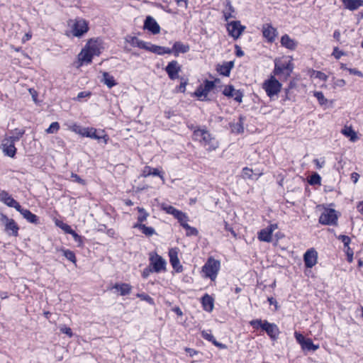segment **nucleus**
Returning a JSON list of instances; mask_svg holds the SVG:
<instances>
[{"label":"nucleus","instance_id":"obj_1","mask_svg":"<svg viewBox=\"0 0 363 363\" xmlns=\"http://www.w3.org/2000/svg\"><path fill=\"white\" fill-rule=\"evenodd\" d=\"M189 128L193 130V140L198 141L208 151H213L218 147V140L206 128L194 127L192 125Z\"/></svg>","mask_w":363,"mask_h":363},{"label":"nucleus","instance_id":"obj_2","mask_svg":"<svg viewBox=\"0 0 363 363\" xmlns=\"http://www.w3.org/2000/svg\"><path fill=\"white\" fill-rule=\"evenodd\" d=\"M250 325L255 330L261 328L265 331L272 340L279 338L280 330L275 323H269L267 320L255 319L250 321Z\"/></svg>","mask_w":363,"mask_h":363},{"label":"nucleus","instance_id":"obj_3","mask_svg":"<svg viewBox=\"0 0 363 363\" xmlns=\"http://www.w3.org/2000/svg\"><path fill=\"white\" fill-rule=\"evenodd\" d=\"M281 86L282 84L275 78L274 75H271L267 79L264 81L262 85V89L271 100L277 99Z\"/></svg>","mask_w":363,"mask_h":363},{"label":"nucleus","instance_id":"obj_4","mask_svg":"<svg viewBox=\"0 0 363 363\" xmlns=\"http://www.w3.org/2000/svg\"><path fill=\"white\" fill-rule=\"evenodd\" d=\"M220 268V262L212 257L208 258L207 261L202 267V272L205 278H208L211 281H215Z\"/></svg>","mask_w":363,"mask_h":363},{"label":"nucleus","instance_id":"obj_5","mask_svg":"<svg viewBox=\"0 0 363 363\" xmlns=\"http://www.w3.org/2000/svg\"><path fill=\"white\" fill-rule=\"evenodd\" d=\"M294 69V64L291 60L288 61H274V75H283L285 79L290 77Z\"/></svg>","mask_w":363,"mask_h":363},{"label":"nucleus","instance_id":"obj_6","mask_svg":"<svg viewBox=\"0 0 363 363\" xmlns=\"http://www.w3.org/2000/svg\"><path fill=\"white\" fill-rule=\"evenodd\" d=\"M337 215L333 208L325 209L319 217V223L325 225H336L337 224Z\"/></svg>","mask_w":363,"mask_h":363},{"label":"nucleus","instance_id":"obj_7","mask_svg":"<svg viewBox=\"0 0 363 363\" xmlns=\"http://www.w3.org/2000/svg\"><path fill=\"white\" fill-rule=\"evenodd\" d=\"M150 267L152 269L154 272L160 273L166 269V261L160 255L155 252L150 254L149 257Z\"/></svg>","mask_w":363,"mask_h":363},{"label":"nucleus","instance_id":"obj_8","mask_svg":"<svg viewBox=\"0 0 363 363\" xmlns=\"http://www.w3.org/2000/svg\"><path fill=\"white\" fill-rule=\"evenodd\" d=\"M71 28L74 36L81 37L89 30V24L85 19L77 18L74 21Z\"/></svg>","mask_w":363,"mask_h":363},{"label":"nucleus","instance_id":"obj_9","mask_svg":"<svg viewBox=\"0 0 363 363\" xmlns=\"http://www.w3.org/2000/svg\"><path fill=\"white\" fill-rule=\"evenodd\" d=\"M82 136L97 140H103L104 144H107L109 139L108 135L105 133L104 130H97L92 127L85 128Z\"/></svg>","mask_w":363,"mask_h":363},{"label":"nucleus","instance_id":"obj_10","mask_svg":"<svg viewBox=\"0 0 363 363\" xmlns=\"http://www.w3.org/2000/svg\"><path fill=\"white\" fill-rule=\"evenodd\" d=\"M278 228L277 223L269 225L267 228L262 229L257 233V238L259 241L270 242L272 240V233Z\"/></svg>","mask_w":363,"mask_h":363},{"label":"nucleus","instance_id":"obj_11","mask_svg":"<svg viewBox=\"0 0 363 363\" xmlns=\"http://www.w3.org/2000/svg\"><path fill=\"white\" fill-rule=\"evenodd\" d=\"M262 33L263 38L266 39L268 43H273L275 41L278 31L271 23H264L262 27Z\"/></svg>","mask_w":363,"mask_h":363},{"label":"nucleus","instance_id":"obj_12","mask_svg":"<svg viewBox=\"0 0 363 363\" xmlns=\"http://www.w3.org/2000/svg\"><path fill=\"white\" fill-rule=\"evenodd\" d=\"M15 143H16L9 137H5L3 139L1 148L5 155L10 157H13L16 155L17 150L15 147Z\"/></svg>","mask_w":363,"mask_h":363},{"label":"nucleus","instance_id":"obj_13","mask_svg":"<svg viewBox=\"0 0 363 363\" xmlns=\"http://www.w3.org/2000/svg\"><path fill=\"white\" fill-rule=\"evenodd\" d=\"M223 94L228 98H233L239 104L242 101L243 92L240 89H235L231 84L226 85L224 87Z\"/></svg>","mask_w":363,"mask_h":363},{"label":"nucleus","instance_id":"obj_14","mask_svg":"<svg viewBox=\"0 0 363 363\" xmlns=\"http://www.w3.org/2000/svg\"><path fill=\"white\" fill-rule=\"evenodd\" d=\"M245 27L242 26L239 21H232L227 24V30L228 32V35L233 37L234 39H238Z\"/></svg>","mask_w":363,"mask_h":363},{"label":"nucleus","instance_id":"obj_15","mask_svg":"<svg viewBox=\"0 0 363 363\" xmlns=\"http://www.w3.org/2000/svg\"><path fill=\"white\" fill-rule=\"evenodd\" d=\"M3 220L5 224V232L9 236L17 237L18 235L19 227L16 221L12 218H9L6 216H4Z\"/></svg>","mask_w":363,"mask_h":363},{"label":"nucleus","instance_id":"obj_16","mask_svg":"<svg viewBox=\"0 0 363 363\" xmlns=\"http://www.w3.org/2000/svg\"><path fill=\"white\" fill-rule=\"evenodd\" d=\"M164 69L169 78L174 80L179 78V73L181 72L182 67L177 60H172L168 63Z\"/></svg>","mask_w":363,"mask_h":363},{"label":"nucleus","instance_id":"obj_17","mask_svg":"<svg viewBox=\"0 0 363 363\" xmlns=\"http://www.w3.org/2000/svg\"><path fill=\"white\" fill-rule=\"evenodd\" d=\"M318 253L313 248L308 250L303 255V261L306 268H312L317 263Z\"/></svg>","mask_w":363,"mask_h":363},{"label":"nucleus","instance_id":"obj_18","mask_svg":"<svg viewBox=\"0 0 363 363\" xmlns=\"http://www.w3.org/2000/svg\"><path fill=\"white\" fill-rule=\"evenodd\" d=\"M0 201L9 207L14 208L16 211L19 210L21 205L6 191L0 192Z\"/></svg>","mask_w":363,"mask_h":363},{"label":"nucleus","instance_id":"obj_19","mask_svg":"<svg viewBox=\"0 0 363 363\" xmlns=\"http://www.w3.org/2000/svg\"><path fill=\"white\" fill-rule=\"evenodd\" d=\"M144 29L151 32L152 34H158L160 31V27L154 18L147 16L144 22Z\"/></svg>","mask_w":363,"mask_h":363},{"label":"nucleus","instance_id":"obj_20","mask_svg":"<svg viewBox=\"0 0 363 363\" xmlns=\"http://www.w3.org/2000/svg\"><path fill=\"white\" fill-rule=\"evenodd\" d=\"M190 47L188 44L182 43L181 41H176L172 48H170L171 54L175 57H178L179 54L186 53L189 51Z\"/></svg>","mask_w":363,"mask_h":363},{"label":"nucleus","instance_id":"obj_21","mask_svg":"<svg viewBox=\"0 0 363 363\" xmlns=\"http://www.w3.org/2000/svg\"><path fill=\"white\" fill-rule=\"evenodd\" d=\"M17 211H18L28 222L33 224H38L39 223V218L28 209L23 208L21 206Z\"/></svg>","mask_w":363,"mask_h":363},{"label":"nucleus","instance_id":"obj_22","mask_svg":"<svg viewBox=\"0 0 363 363\" xmlns=\"http://www.w3.org/2000/svg\"><path fill=\"white\" fill-rule=\"evenodd\" d=\"M280 43L281 46L290 50H296L298 45V43L287 34H284L281 36Z\"/></svg>","mask_w":363,"mask_h":363},{"label":"nucleus","instance_id":"obj_23","mask_svg":"<svg viewBox=\"0 0 363 363\" xmlns=\"http://www.w3.org/2000/svg\"><path fill=\"white\" fill-rule=\"evenodd\" d=\"M234 62L233 61L225 62L222 65H218L216 71L223 76L229 77L231 69L233 68Z\"/></svg>","mask_w":363,"mask_h":363},{"label":"nucleus","instance_id":"obj_24","mask_svg":"<svg viewBox=\"0 0 363 363\" xmlns=\"http://www.w3.org/2000/svg\"><path fill=\"white\" fill-rule=\"evenodd\" d=\"M169 262L171 263L174 269L176 270L177 272H180L182 271V266L179 264V259L177 256V252L174 250L173 249L170 250L169 252Z\"/></svg>","mask_w":363,"mask_h":363},{"label":"nucleus","instance_id":"obj_25","mask_svg":"<svg viewBox=\"0 0 363 363\" xmlns=\"http://www.w3.org/2000/svg\"><path fill=\"white\" fill-rule=\"evenodd\" d=\"M225 9L223 11V15L225 21H228L230 18H235L234 13L235 9L233 6L230 0H225Z\"/></svg>","mask_w":363,"mask_h":363},{"label":"nucleus","instance_id":"obj_26","mask_svg":"<svg viewBox=\"0 0 363 363\" xmlns=\"http://www.w3.org/2000/svg\"><path fill=\"white\" fill-rule=\"evenodd\" d=\"M112 289L118 291L121 296H126L130 294L132 286L126 283H116L112 286Z\"/></svg>","mask_w":363,"mask_h":363},{"label":"nucleus","instance_id":"obj_27","mask_svg":"<svg viewBox=\"0 0 363 363\" xmlns=\"http://www.w3.org/2000/svg\"><path fill=\"white\" fill-rule=\"evenodd\" d=\"M201 304L204 311L211 312L214 307V300L210 295L206 294L201 298Z\"/></svg>","mask_w":363,"mask_h":363},{"label":"nucleus","instance_id":"obj_28","mask_svg":"<svg viewBox=\"0 0 363 363\" xmlns=\"http://www.w3.org/2000/svg\"><path fill=\"white\" fill-rule=\"evenodd\" d=\"M147 51L155 53L159 55L164 54H171L170 48L149 43Z\"/></svg>","mask_w":363,"mask_h":363},{"label":"nucleus","instance_id":"obj_29","mask_svg":"<svg viewBox=\"0 0 363 363\" xmlns=\"http://www.w3.org/2000/svg\"><path fill=\"white\" fill-rule=\"evenodd\" d=\"M344 7L350 11H354L363 6V0H341Z\"/></svg>","mask_w":363,"mask_h":363},{"label":"nucleus","instance_id":"obj_30","mask_svg":"<svg viewBox=\"0 0 363 363\" xmlns=\"http://www.w3.org/2000/svg\"><path fill=\"white\" fill-rule=\"evenodd\" d=\"M245 118L243 116H240L239 120L237 123H230V127L233 133L240 134L244 132V121Z\"/></svg>","mask_w":363,"mask_h":363},{"label":"nucleus","instance_id":"obj_31","mask_svg":"<svg viewBox=\"0 0 363 363\" xmlns=\"http://www.w3.org/2000/svg\"><path fill=\"white\" fill-rule=\"evenodd\" d=\"M150 175L157 176L162 180L163 182H164L163 174L158 169L152 168L150 166H145L143 171V176L146 177Z\"/></svg>","mask_w":363,"mask_h":363},{"label":"nucleus","instance_id":"obj_32","mask_svg":"<svg viewBox=\"0 0 363 363\" xmlns=\"http://www.w3.org/2000/svg\"><path fill=\"white\" fill-rule=\"evenodd\" d=\"M133 228L140 230L147 237H151L156 234L155 230L152 227L146 226L143 223H135Z\"/></svg>","mask_w":363,"mask_h":363},{"label":"nucleus","instance_id":"obj_33","mask_svg":"<svg viewBox=\"0 0 363 363\" xmlns=\"http://www.w3.org/2000/svg\"><path fill=\"white\" fill-rule=\"evenodd\" d=\"M341 133L345 137L349 138L350 140L352 142H355L358 139L357 133L351 126L345 125L342 129Z\"/></svg>","mask_w":363,"mask_h":363},{"label":"nucleus","instance_id":"obj_34","mask_svg":"<svg viewBox=\"0 0 363 363\" xmlns=\"http://www.w3.org/2000/svg\"><path fill=\"white\" fill-rule=\"evenodd\" d=\"M103 78L101 82L106 84L109 89L115 86L117 84L114 77L107 72H104L102 74Z\"/></svg>","mask_w":363,"mask_h":363},{"label":"nucleus","instance_id":"obj_35","mask_svg":"<svg viewBox=\"0 0 363 363\" xmlns=\"http://www.w3.org/2000/svg\"><path fill=\"white\" fill-rule=\"evenodd\" d=\"M130 43L133 46L138 47L140 49H144L145 50H147L150 43H147L142 40H140L137 37H132L130 39Z\"/></svg>","mask_w":363,"mask_h":363},{"label":"nucleus","instance_id":"obj_36","mask_svg":"<svg viewBox=\"0 0 363 363\" xmlns=\"http://www.w3.org/2000/svg\"><path fill=\"white\" fill-rule=\"evenodd\" d=\"M301 346L303 350L306 351H315L319 347L318 345H314L310 338H306L303 342H301Z\"/></svg>","mask_w":363,"mask_h":363},{"label":"nucleus","instance_id":"obj_37","mask_svg":"<svg viewBox=\"0 0 363 363\" xmlns=\"http://www.w3.org/2000/svg\"><path fill=\"white\" fill-rule=\"evenodd\" d=\"M93 56L91 51L87 49H83L79 55V60L82 62L90 63L92 60Z\"/></svg>","mask_w":363,"mask_h":363},{"label":"nucleus","instance_id":"obj_38","mask_svg":"<svg viewBox=\"0 0 363 363\" xmlns=\"http://www.w3.org/2000/svg\"><path fill=\"white\" fill-rule=\"evenodd\" d=\"M194 96L198 97V99L200 101H207L208 100V98H207L208 93L204 91V89L203 88L202 85H200V86H199L197 87V89L194 91Z\"/></svg>","mask_w":363,"mask_h":363},{"label":"nucleus","instance_id":"obj_39","mask_svg":"<svg viewBox=\"0 0 363 363\" xmlns=\"http://www.w3.org/2000/svg\"><path fill=\"white\" fill-rule=\"evenodd\" d=\"M337 239L340 240L343 245L345 248V252H347V250H353L350 247V244L351 242V239L349 236L345 235H340L337 236Z\"/></svg>","mask_w":363,"mask_h":363},{"label":"nucleus","instance_id":"obj_40","mask_svg":"<svg viewBox=\"0 0 363 363\" xmlns=\"http://www.w3.org/2000/svg\"><path fill=\"white\" fill-rule=\"evenodd\" d=\"M137 210L140 214L138 216V221L136 223H143L149 216V213L142 207H138Z\"/></svg>","mask_w":363,"mask_h":363},{"label":"nucleus","instance_id":"obj_41","mask_svg":"<svg viewBox=\"0 0 363 363\" xmlns=\"http://www.w3.org/2000/svg\"><path fill=\"white\" fill-rule=\"evenodd\" d=\"M219 81V79H216L215 81H209L206 79L203 82V85H202L204 91L208 94L215 87V82Z\"/></svg>","mask_w":363,"mask_h":363},{"label":"nucleus","instance_id":"obj_42","mask_svg":"<svg viewBox=\"0 0 363 363\" xmlns=\"http://www.w3.org/2000/svg\"><path fill=\"white\" fill-rule=\"evenodd\" d=\"M259 175L253 174L252 169L248 168V167H244L242 169V176L244 178L251 179H257Z\"/></svg>","mask_w":363,"mask_h":363},{"label":"nucleus","instance_id":"obj_43","mask_svg":"<svg viewBox=\"0 0 363 363\" xmlns=\"http://www.w3.org/2000/svg\"><path fill=\"white\" fill-rule=\"evenodd\" d=\"M25 130L23 129H15L13 130V135L8 136L9 138H11L14 143L18 142L20 138L24 135Z\"/></svg>","mask_w":363,"mask_h":363},{"label":"nucleus","instance_id":"obj_44","mask_svg":"<svg viewBox=\"0 0 363 363\" xmlns=\"http://www.w3.org/2000/svg\"><path fill=\"white\" fill-rule=\"evenodd\" d=\"M313 96L317 99L320 105L323 106L328 103V99L324 96L323 92L315 91Z\"/></svg>","mask_w":363,"mask_h":363},{"label":"nucleus","instance_id":"obj_45","mask_svg":"<svg viewBox=\"0 0 363 363\" xmlns=\"http://www.w3.org/2000/svg\"><path fill=\"white\" fill-rule=\"evenodd\" d=\"M320 182H321V177L317 173H314L313 174H312L308 179V183L311 185H318V184L320 185Z\"/></svg>","mask_w":363,"mask_h":363},{"label":"nucleus","instance_id":"obj_46","mask_svg":"<svg viewBox=\"0 0 363 363\" xmlns=\"http://www.w3.org/2000/svg\"><path fill=\"white\" fill-rule=\"evenodd\" d=\"M63 255L70 262L73 263H76L77 259L75 254L73 251L69 250H64L63 251Z\"/></svg>","mask_w":363,"mask_h":363},{"label":"nucleus","instance_id":"obj_47","mask_svg":"<svg viewBox=\"0 0 363 363\" xmlns=\"http://www.w3.org/2000/svg\"><path fill=\"white\" fill-rule=\"evenodd\" d=\"M55 225L61 228L62 230L65 231V233H67L71 230L72 228L68 224L64 223L62 220H55Z\"/></svg>","mask_w":363,"mask_h":363},{"label":"nucleus","instance_id":"obj_48","mask_svg":"<svg viewBox=\"0 0 363 363\" xmlns=\"http://www.w3.org/2000/svg\"><path fill=\"white\" fill-rule=\"evenodd\" d=\"M60 129V124L58 122H52L50 126L46 129L47 133H57Z\"/></svg>","mask_w":363,"mask_h":363},{"label":"nucleus","instance_id":"obj_49","mask_svg":"<svg viewBox=\"0 0 363 363\" xmlns=\"http://www.w3.org/2000/svg\"><path fill=\"white\" fill-rule=\"evenodd\" d=\"M84 127H82L81 125L77 124V123H74L72 124L70 127H69V129L74 132L75 133L77 134H79L80 135L82 136L83 135V132L84 130Z\"/></svg>","mask_w":363,"mask_h":363},{"label":"nucleus","instance_id":"obj_50","mask_svg":"<svg viewBox=\"0 0 363 363\" xmlns=\"http://www.w3.org/2000/svg\"><path fill=\"white\" fill-rule=\"evenodd\" d=\"M201 337L203 339H205L212 343H213V341L216 340V338L214 337V336L212 335V333L210 331L203 330L201 332Z\"/></svg>","mask_w":363,"mask_h":363},{"label":"nucleus","instance_id":"obj_51","mask_svg":"<svg viewBox=\"0 0 363 363\" xmlns=\"http://www.w3.org/2000/svg\"><path fill=\"white\" fill-rule=\"evenodd\" d=\"M60 331L62 333L67 335L69 337H72L73 336L72 329L65 325H62L60 326Z\"/></svg>","mask_w":363,"mask_h":363},{"label":"nucleus","instance_id":"obj_52","mask_svg":"<svg viewBox=\"0 0 363 363\" xmlns=\"http://www.w3.org/2000/svg\"><path fill=\"white\" fill-rule=\"evenodd\" d=\"M71 178L72 179L73 182L80 184L82 185H85V184H86L85 181L84 179H82L79 175H77V174H75L74 172H72Z\"/></svg>","mask_w":363,"mask_h":363},{"label":"nucleus","instance_id":"obj_53","mask_svg":"<svg viewBox=\"0 0 363 363\" xmlns=\"http://www.w3.org/2000/svg\"><path fill=\"white\" fill-rule=\"evenodd\" d=\"M332 55L337 60H339L342 56L345 55V52L337 47L334 48Z\"/></svg>","mask_w":363,"mask_h":363},{"label":"nucleus","instance_id":"obj_54","mask_svg":"<svg viewBox=\"0 0 363 363\" xmlns=\"http://www.w3.org/2000/svg\"><path fill=\"white\" fill-rule=\"evenodd\" d=\"M137 296L140 298L142 300L146 301L149 303H153V299L149 295L145 294H138Z\"/></svg>","mask_w":363,"mask_h":363},{"label":"nucleus","instance_id":"obj_55","mask_svg":"<svg viewBox=\"0 0 363 363\" xmlns=\"http://www.w3.org/2000/svg\"><path fill=\"white\" fill-rule=\"evenodd\" d=\"M175 218L178 220L180 224L184 223V221H188V216H186V213H183L182 211H181L179 213V215L177 216Z\"/></svg>","mask_w":363,"mask_h":363},{"label":"nucleus","instance_id":"obj_56","mask_svg":"<svg viewBox=\"0 0 363 363\" xmlns=\"http://www.w3.org/2000/svg\"><path fill=\"white\" fill-rule=\"evenodd\" d=\"M152 272H154V271L149 265L147 267L145 268L142 272V277L143 279H147L150 276V273Z\"/></svg>","mask_w":363,"mask_h":363},{"label":"nucleus","instance_id":"obj_57","mask_svg":"<svg viewBox=\"0 0 363 363\" xmlns=\"http://www.w3.org/2000/svg\"><path fill=\"white\" fill-rule=\"evenodd\" d=\"M162 209L164 211L167 213L171 214L174 211L175 208L170 205L162 204Z\"/></svg>","mask_w":363,"mask_h":363},{"label":"nucleus","instance_id":"obj_58","mask_svg":"<svg viewBox=\"0 0 363 363\" xmlns=\"http://www.w3.org/2000/svg\"><path fill=\"white\" fill-rule=\"evenodd\" d=\"M187 84V80H184L183 82H181L179 86H177V91L181 93H184L186 91V86Z\"/></svg>","mask_w":363,"mask_h":363},{"label":"nucleus","instance_id":"obj_59","mask_svg":"<svg viewBox=\"0 0 363 363\" xmlns=\"http://www.w3.org/2000/svg\"><path fill=\"white\" fill-rule=\"evenodd\" d=\"M68 234L72 235L76 242H82V237L79 235L74 230L71 229Z\"/></svg>","mask_w":363,"mask_h":363},{"label":"nucleus","instance_id":"obj_60","mask_svg":"<svg viewBox=\"0 0 363 363\" xmlns=\"http://www.w3.org/2000/svg\"><path fill=\"white\" fill-rule=\"evenodd\" d=\"M348 72L351 74H354V75H357V76L360 77H363V73L362 72L359 71L357 69L350 68V69H348Z\"/></svg>","mask_w":363,"mask_h":363},{"label":"nucleus","instance_id":"obj_61","mask_svg":"<svg viewBox=\"0 0 363 363\" xmlns=\"http://www.w3.org/2000/svg\"><path fill=\"white\" fill-rule=\"evenodd\" d=\"M89 51H91V53L92 54V56L94 55H98L99 54V50L96 47V45H89L87 48Z\"/></svg>","mask_w":363,"mask_h":363},{"label":"nucleus","instance_id":"obj_62","mask_svg":"<svg viewBox=\"0 0 363 363\" xmlns=\"http://www.w3.org/2000/svg\"><path fill=\"white\" fill-rule=\"evenodd\" d=\"M235 55L238 57H241L244 55V52L242 50L241 48L239 45H235Z\"/></svg>","mask_w":363,"mask_h":363},{"label":"nucleus","instance_id":"obj_63","mask_svg":"<svg viewBox=\"0 0 363 363\" xmlns=\"http://www.w3.org/2000/svg\"><path fill=\"white\" fill-rule=\"evenodd\" d=\"M198 234V230L196 228H194V227H191L186 232V235L187 236H190V235H197Z\"/></svg>","mask_w":363,"mask_h":363},{"label":"nucleus","instance_id":"obj_64","mask_svg":"<svg viewBox=\"0 0 363 363\" xmlns=\"http://www.w3.org/2000/svg\"><path fill=\"white\" fill-rule=\"evenodd\" d=\"M295 337L300 345L306 339L303 335L297 333H295Z\"/></svg>","mask_w":363,"mask_h":363}]
</instances>
